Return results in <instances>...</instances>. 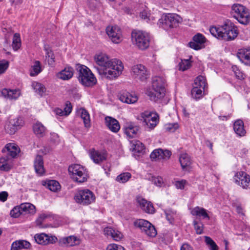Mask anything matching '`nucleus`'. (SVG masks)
Returning a JSON list of instances; mask_svg holds the SVG:
<instances>
[{"instance_id":"f257e3e1","label":"nucleus","mask_w":250,"mask_h":250,"mask_svg":"<svg viewBox=\"0 0 250 250\" xmlns=\"http://www.w3.org/2000/svg\"><path fill=\"white\" fill-rule=\"evenodd\" d=\"M209 31L214 37L225 41L234 40L238 34L237 27L230 21L221 26H212Z\"/></svg>"},{"instance_id":"f03ea898","label":"nucleus","mask_w":250,"mask_h":250,"mask_svg":"<svg viewBox=\"0 0 250 250\" xmlns=\"http://www.w3.org/2000/svg\"><path fill=\"white\" fill-rule=\"evenodd\" d=\"M166 81L163 77L155 76L152 79V89L147 90L146 94L151 101H157L165 95Z\"/></svg>"},{"instance_id":"7ed1b4c3","label":"nucleus","mask_w":250,"mask_h":250,"mask_svg":"<svg viewBox=\"0 0 250 250\" xmlns=\"http://www.w3.org/2000/svg\"><path fill=\"white\" fill-rule=\"evenodd\" d=\"M104 69H99L95 66L99 74L103 77L112 80L117 78L121 74L124 69V65L122 62L119 60L113 59L111 62Z\"/></svg>"},{"instance_id":"20e7f679","label":"nucleus","mask_w":250,"mask_h":250,"mask_svg":"<svg viewBox=\"0 0 250 250\" xmlns=\"http://www.w3.org/2000/svg\"><path fill=\"white\" fill-rule=\"evenodd\" d=\"M230 13L240 23L247 25L250 22L249 10L244 5L234 3L231 6Z\"/></svg>"},{"instance_id":"39448f33","label":"nucleus","mask_w":250,"mask_h":250,"mask_svg":"<svg viewBox=\"0 0 250 250\" xmlns=\"http://www.w3.org/2000/svg\"><path fill=\"white\" fill-rule=\"evenodd\" d=\"M131 41L138 49L144 50L150 45V37L148 33L140 30H133L131 33Z\"/></svg>"},{"instance_id":"423d86ee","label":"nucleus","mask_w":250,"mask_h":250,"mask_svg":"<svg viewBox=\"0 0 250 250\" xmlns=\"http://www.w3.org/2000/svg\"><path fill=\"white\" fill-rule=\"evenodd\" d=\"M77 69L79 72L78 80L83 85L91 86L97 83V79L91 71L85 65L78 64Z\"/></svg>"},{"instance_id":"0eeeda50","label":"nucleus","mask_w":250,"mask_h":250,"mask_svg":"<svg viewBox=\"0 0 250 250\" xmlns=\"http://www.w3.org/2000/svg\"><path fill=\"white\" fill-rule=\"evenodd\" d=\"M71 178L76 182L82 183L87 181L88 174L86 169L79 164H73L68 167Z\"/></svg>"},{"instance_id":"6e6552de","label":"nucleus","mask_w":250,"mask_h":250,"mask_svg":"<svg viewBox=\"0 0 250 250\" xmlns=\"http://www.w3.org/2000/svg\"><path fill=\"white\" fill-rule=\"evenodd\" d=\"M95 198L94 193L88 189L80 190L74 196L76 202L83 206L88 205L94 203Z\"/></svg>"},{"instance_id":"1a4fd4ad","label":"nucleus","mask_w":250,"mask_h":250,"mask_svg":"<svg viewBox=\"0 0 250 250\" xmlns=\"http://www.w3.org/2000/svg\"><path fill=\"white\" fill-rule=\"evenodd\" d=\"M180 17L176 14L168 13L163 15L159 20L160 25L165 30L176 27L180 22Z\"/></svg>"},{"instance_id":"9d476101","label":"nucleus","mask_w":250,"mask_h":250,"mask_svg":"<svg viewBox=\"0 0 250 250\" xmlns=\"http://www.w3.org/2000/svg\"><path fill=\"white\" fill-rule=\"evenodd\" d=\"M143 123L150 129H153L159 123V116L156 112L145 111L140 114Z\"/></svg>"},{"instance_id":"9b49d317","label":"nucleus","mask_w":250,"mask_h":250,"mask_svg":"<svg viewBox=\"0 0 250 250\" xmlns=\"http://www.w3.org/2000/svg\"><path fill=\"white\" fill-rule=\"evenodd\" d=\"M134 225L141 229L142 231L150 237H154L157 234L155 227L148 221L144 219H138L135 221Z\"/></svg>"},{"instance_id":"f8f14e48","label":"nucleus","mask_w":250,"mask_h":250,"mask_svg":"<svg viewBox=\"0 0 250 250\" xmlns=\"http://www.w3.org/2000/svg\"><path fill=\"white\" fill-rule=\"evenodd\" d=\"M24 125L22 118L18 117L10 119L5 125L4 129L6 133L13 135L20 129Z\"/></svg>"},{"instance_id":"ddd939ff","label":"nucleus","mask_w":250,"mask_h":250,"mask_svg":"<svg viewBox=\"0 0 250 250\" xmlns=\"http://www.w3.org/2000/svg\"><path fill=\"white\" fill-rule=\"evenodd\" d=\"M234 182L243 188H250V176L244 171H238L233 177Z\"/></svg>"},{"instance_id":"4468645a","label":"nucleus","mask_w":250,"mask_h":250,"mask_svg":"<svg viewBox=\"0 0 250 250\" xmlns=\"http://www.w3.org/2000/svg\"><path fill=\"white\" fill-rule=\"evenodd\" d=\"M131 74L135 79L142 82L146 81L148 77L146 67L141 64L134 65L132 67Z\"/></svg>"},{"instance_id":"2eb2a0df","label":"nucleus","mask_w":250,"mask_h":250,"mask_svg":"<svg viewBox=\"0 0 250 250\" xmlns=\"http://www.w3.org/2000/svg\"><path fill=\"white\" fill-rule=\"evenodd\" d=\"M106 32L113 42L119 43L122 41L121 29L118 26H108L106 27Z\"/></svg>"},{"instance_id":"dca6fc26","label":"nucleus","mask_w":250,"mask_h":250,"mask_svg":"<svg viewBox=\"0 0 250 250\" xmlns=\"http://www.w3.org/2000/svg\"><path fill=\"white\" fill-rule=\"evenodd\" d=\"M171 156V152L167 149L161 148L154 150L150 154V157L152 161L168 160Z\"/></svg>"},{"instance_id":"f3484780","label":"nucleus","mask_w":250,"mask_h":250,"mask_svg":"<svg viewBox=\"0 0 250 250\" xmlns=\"http://www.w3.org/2000/svg\"><path fill=\"white\" fill-rule=\"evenodd\" d=\"M34 239L37 243L43 245L54 244L57 240L56 236H49L43 233L36 234L34 236Z\"/></svg>"},{"instance_id":"a211bd4d","label":"nucleus","mask_w":250,"mask_h":250,"mask_svg":"<svg viewBox=\"0 0 250 250\" xmlns=\"http://www.w3.org/2000/svg\"><path fill=\"white\" fill-rule=\"evenodd\" d=\"M59 243L61 246L70 247L79 245L80 244V240L77 237L71 235L60 238Z\"/></svg>"},{"instance_id":"6ab92c4d","label":"nucleus","mask_w":250,"mask_h":250,"mask_svg":"<svg viewBox=\"0 0 250 250\" xmlns=\"http://www.w3.org/2000/svg\"><path fill=\"white\" fill-rule=\"evenodd\" d=\"M94 61L101 68L99 69H104L106 67L112 60H110L108 56L105 54L100 53L95 55Z\"/></svg>"},{"instance_id":"aec40b11","label":"nucleus","mask_w":250,"mask_h":250,"mask_svg":"<svg viewBox=\"0 0 250 250\" xmlns=\"http://www.w3.org/2000/svg\"><path fill=\"white\" fill-rule=\"evenodd\" d=\"M119 99L123 103L128 104H134L138 100V97L136 94L126 91L121 93L119 96Z\"/></svg>"},{"instance_id":"412c9836","label":"nucleus","mask_w":250,"mask_h":250,"mask_svg":"<svg viewBox=\"0 0 250 250\" xmlns=\"http://www.w3.org/2000/svg\"><path fill=\"white\" fill-rule=\"evenodd\" d=\"M90 158L96 164H100L106 159V153L104 152L99 151L94 149L90 151Z\"/></svg>"},{"instance_id":"4be33fe9","label":"nucleus","mask_w":250,"mask_h":250,"mask_svg":"<svg viewBox=\"0 0 250 250\" xmlns=\"http://www.w3.org/2000/svg\"><path fill=\"white\" fill-rule=\"evenodd\" d=\"M237 57L242 63L250 66V48L239 50Z\"/></svg>"},{"instance_id":"5701e85b","label":"nucleus","mask_w":250,"mask_h":250,"mask_svg":"<svg viewBox=\"0 0 250 250\" xmlns=\"http://www.w3.org/2000/svg\"><path fill=\"white\" fill-rule=\"evenodd\" d=\"M137 201L140 208L146 212L148 213H153L154 212V208L150 202L147 201L142 197H138Z\"/></svg>"},{"instance_id":"b1692460","label":"nucleus","mask_w":250,"mask_h":250,"mask_svg":"<svg viewBox=\"0 0 250 250\" xmlns=\"http://www.w3.org/2000/svg\"><path fill=\"white\" fill-rule=\"evenodd\" d=\"M105 123L109 129L113 132H117L120 129L119 122L112 117H106L105 118Z\"/></svg>"},{"instance_id":"393cba45","label":"nucleus","mask_w":250,"mask_h":250,"mask_svg":"<svg viewBox=\"0 0 250 250\" xmlns=\"http://www.w3.org/2000/svg\"><path fill=\"white\" fill-rule=\"evenodd\" d=\"M125 133L129 138L135 137L139 130V127L133 123H127L124 127Z\"/></svg>"},{"instance_id":"a878e982","label":"nucleus","mask_w":250,"mask_h":250,"mask_svg":"<svg viewBox=\"0 0 250 250\" xmlns=\"http://www.w3.org/2000/svg\"><path fill=\"white\" fill-rule=\"evenodd\" d=\"M1 93L3 97L10 100H16L21 95V92L19 89L12 90L4 88L1 90Z\"/></svg>"},{"instance_id":"bb28decb","label":"nucleus","mask_w":250,"mask_h":250,"mask_svg":"<svg viewBox=\"0 0 250 250\" xmlns=\"http://www.w3.org/2000/svg\"><path fill=\"white\" fill-rule=\"evenodd\" d=\"M13 165V159L9 156L5 155L0 158V170L2 171L9 170Z\"/></svg>"},{"instance_id":"cd10ccee","label":"nucleus","mask_w":250,"mask_h":250,"mask_svg":"<svg viewBox=\"0 0 250 250\" xmlns=\"http://www.w3.org/2000/svg\"><path fill=\"white\" fill-rule=\"evenodd\" d=\"M4 151H6L7 152L6 155L13 159L15 158L19 153L20 149L16 144L9 143L5 146Z\"/></svg>"},{"instance_id":"c85d7f7f","label":"nucleus","mask_w":250,"mask_h":250,"mask_svg":"<svg viewBox=\"0 0 250 250\" xmlns=\"http://www.w3.org/2000/svg\"><path fill=\"white\" fill-rule=\"evenodd\" d=\"M34 168L36 173L39 175H42L45 172L42 157L41 155H37L34 161Z\"/></svg>"},{"instance_id":"c756f323","label":"nucleus","mask_w":250,"mask_h":250,"mask_svg":"<svg viewBox=\"0 0 250 250\" xmlns=\"http://www.w3.org/2000/svg\"><path fill=\"white\" fill-rule=\"evenodd\" d=\"M31 247V244L24 240H19L14 242L11 245V250H20L21 249H29Z\"/></svg>"},{"instance_id":"7c9ffc66","label":"nucleus","mask_w":250,"mask_h":250,"mask_svg":"<svg viewBox=\"0 0 250 250\" xmlns=\"http://www.w3.org/2000/svg\"><path fill=\"white\" fill-rule=\"evenodd\" d=\"M73 68L71 67H66L57 74V77L63 80H68L73 77Z\"/></svg>"},{"instance_id":"2f4dec72","label":"nucleus","mask_w":250,"mask_h":250,"mask_svg":"<svg viewBox=\"0 0 250 250\" xmlns=\"http://www.w3.org/2000/svg\"><path fill=\"white\" fill-rule=\"evenodd\" d=\"M44 50L45 52V58L47 60L48 65L50 66L55 65V56L51 47L48 44H45Z\"/></svg>"},{"instance_id":"473e14b6","label":"nucleus","mask_w":250,"mask_h":250,"mask_svg":"<svg viewBox=\"0 0 250 250\" xmlns=\"http://www.w3.org/2000/svg\"><path fill=\"white\" fill-rule=\"evenodd\" d=\"M45 127L40 122H37L33 125L34 133L38 137H43L46 133Z\"/></svg>"},{"instance_id":"72a5a7b5","label":"nucleus","mask_w":250,"mask_h":250,"mask_svg":"<svg viewBox=\"0 0 250 250\" xmlns=\"http://www.w3.org/2000/svg\"><path fill=\"white\" fill-rule=\"evenodd\" d=\"M190 213L193 216L202 217L203 218L209 219V216L207 213V210L203 208L198 206L196 207L191 210Z\"/></svg>"},{"instance_id":"f704fd0d","label":"nucleus","mask_w":250,"mask_h":250,"mask_svg":"<svg viewBox=\"0 0 250 250\" xmlns=\"http://www.w3.org/2000/svg\"><path fill=\"white\" fill-rule=\"evenodd\" d=\"M179 160L183 169L188 168L191 164L190 158L186 153L180 154Z\"/></svg>"},{"instance_id":"c9c22d12","label":"nucleus","mask_w":250,"mask_h":250,"mask_svg":"<svg viewBox=\"0 0 250 250\" xmlns=\"http://www.w3.org/2000/svg\"><path fill=\"white\" fill-rule=\"evenodd\" d=\"M233 129L236 134L239 136H244L246 131L244 129L243 122L241 120L235 121L233 125Z\"/></svg>"},{"instance_id":"e433bc0d","label":"nucleus","mask_w":250,"mask_h":250,"mask_svg":"<svg viewBox=\"0 0 250 250\" xmlns=\"http://www.w3.org/2000/svg\"><path fill=\"white\" fill-rule=\"evenodd\" d=\"M78 112L83 120L84 126L86 128L90 127L91 126L90 119L88 111L83 108H81L79 109Z\"/></svg>"},{"instance_id":"4c0bfd02","label":"nucleus","mask_w":250,"mask_h":250,"mask_svg":"<svg viewBox=\"0 0 250 250\" xmlns=\"http://www.w3.org/2000/svg\"><path fill=\"white\" fill-rule=\"evenodd\" d=\"M104 232L108 236H111L115 241L120 240L123 237L122 234L118 230L111 228L107 227L104 229Z\"/></svg>"},{"instance_id":"58836bf2","label":"nucleus","mask_w":250,"mask_h":250,"mask_svg":"<svg viewBox=\"0 0 250 250\" xmlns=\"http://www.w3.org/2000/svg\"><path fill=\"white\" fill-rule=\"evenodd\" d=\"M42 69L41 63L39 61H35L33 65H31L30 69V75L32 77L37 76L40 74Z\"/></svg>"},{"instance_id":"ea45409f","label":"nucleus","mask_w":250,"mask_h":250,"mask_svg":"<svg viewBox=\"0 0 250 250\" xmlns=\"http://www.w3.org/2000/svg\"><path fill=\"white\" fill-rule=\"evenodd\" d=\"M144 145L138 140L130 141V149L134 152L141 153L144 150Z\"/></svg>"},{"instance_id":"a19ab883","label":"nucleus","mask_w":250,"mask_h":250,"mask_svg":"<svg viewBox=\"0 0 250 250\" xmlns=\"http://www.w3.org/2000/svg\"><path fill=\"white\" fill-rule=\"evenodd\" d=\"M32 87L35 92L41 96H42L46 91L45 86L41 83L37 82H32Z\"/></svg>"},{"instance_id":"79ce46f5","label":"nucleus","mask_w":250,"mask_h":250,"mask_svg":"<svg viewBox=\"0 0 250 250\" xmlns=\"http://www.w3.org/2000/svg\"><path fill=\"white\" fill-rule=\"evenodd\" d=\"M21 208L23 213L33 214L35 212V207L29 203L21 204Z\"/></svg>"},{"instance_id":"37998d69","label":"nucleus","mask_w":250,"mask_h":250,"mask_svg":"<svg viewBox=\"0 0 250 250\" xmlns=\"http://www.w3.org/2000/svg\"><path fill=\"white\" fill-rule=\"evenodd\" d=\"M46 185L47 188L53 192H57L61 189L59 183L55 180H49L47 182Z\"/></svg>"},{"instance_id":"c03bdc74","label":"nucleus","mask_w":250,"mask_h":250,"mask_svg":"<svg viewBox=\"0 0 250 250\" xmlns=\"http://www.w3.org/2000/svg\"><path fill=\"white\" fill-rule=\"evenodd\" d=\"M12 46L15 51L18 50L21 46L20 35L19 33L14 35Z\"/></svg>"},{"instance_id":"a18cd8bd","label":"nucleus","mask_w":250,"mask_h":250,"mask_svg":"<svg viewBox=\"0 0 250 250\" xmlns=\"http://www.w3.org/2000/svg\"><path fill=\"white\" fill-rule=\"evenodd\" d=\"M205 242L209 250H219V248L215 242L209 236L204 237Z\"/></svg>"},{"instance_id":"49530a36","label":"nucleus","mask_w":250,"mask_h":250,"mask_svg":"<svg viewBox=\"0 0 250 250\" xmlns=\"http://www.w3.org/2000/svg\"><path fill=\"white\" fill-rule=\"evenodd\" d=\"M204 90L201 88L197 89L196 87H193L191 91L192 97L196 100L201 99L203 96Z\"/></svg>"},{"instance_id":"de8ad7c7","label":"nucleus","mask_w":250,"mask_h":250,"mask_svg":"<svg viewBox=\"0 0 250 250\" xmlns=\"http://www.w3.org/2000/svg\"><path fill=\"white\" fill-rule=\"evenodd\" d=\"M131 177V174L129 172H124L118 175L116 180L121 183H126Z\"/></svg>"},{"instance_id":"09e8293b","label":"nucleus","mask_w":250,"mask_h":250,"mask_svg":"<svg viewBox=\"0 0 250 250\" xmlns=\"http://www.w3.org/2000/svg\"><path fill=\"white\" fill-rule=\"evenodd\" d=\"M191 62L189 59L182 60L179 63V69L181 71H185L191 67Z\"/></svg>"},{"instance_id":"8fccbe9b","label":"nucleus","mask_w":250,"mask_h":250,"mask_svg":"<svg viewBox=\"0 0 250 250\" xmlns=\"http://www.w3.org/2000/svg\"><path fill=\"white\" fill-rule=\"evenodd\" d=\"M195 85H200V88L204 89L207 84L206 78L202 76H199L194 80Z\"/></svg>"},{"instance_id":"3c124183","label":"nucleus","mask_w":250,"mask_h":250,"mask_svg":"<svg viewBox=\"0 0 250 250\" xmlns=\"http://www.w3.org/2000/svg\"><path fill=\"white\" fill-rule=\"evenodd\" d=\"M193 225L197 234H201L203 233L204 229V224L202 222H198L196 220H194L193 222Z\"/></svg>"},{"instance_id":"603ef678","label":"nucleus","mask_w":250,"mask_h":250,"mask_svg":"<svg viewBox=\"0 0 250 250\" xmlns=\"http://www.w3.org/2000/svg\"><path fill=\"white\" fill-rule=\"evenodd\" d=\"M22 214L23 211L21 208V205L14 208L10 211L11 216L14 218H17Z\"/></svg>"},{"instance_id":"864d4df0","label":"nucleus","mask_w":250,"mask_h":250,"mask_svg":"<svg viewBox=\"0 0 250 250\" xmlns=\"http://www.w3.org/2000/svg\"><path fill=\"white\" fill-rule=\"evenodd\" d=\"M232 71L234 72L235 77L239 79L243 80L245 78V74L238 68L236 65L232 66Z\"/></svg>"},{"instance_id":"5fc2aeb1","label":"nucleus","mask_w":250,"mask_h":250,"mask_svg":"<svg viewBox=\"0 0 250 250\" xmlns=\"http://www.w3.org/2000/svg\"><path fill=\"white\" fill-rule=\"evenodd\" d=\"M193 41L202 45L206 42V38L202 34L198 33L193 37Z\"/></svg>"},{"instance_id":"6e6d98bb","label":"nucleus","mask_w":250,"mask_h":250,"mask_svg":"<svg viewBox=\"0 0 250 250\" xmlns=\"http://www.w3.org/2000/svg\"><path fill=\"white\" fill-rule=\"evenodd\" d=\"M9 66V63L6 61L0 62V75L4 73Z\"/></svg>"},{"instance_id":"4d7b16f0","label":"nucleus","mask_w":250,"mask_h":250,"mask_svg":"<svg viewBox=\"0 0 250 250\" xmlns=\"http://www.w3.org/2000/svg\"><path fill=\"white\" fill-rule=\"evenodd\" d=\"M152 182L157 186L161 187L164 184L163 179L160 176L158 177H152Z\"/></svg>"},{"instance_id":"13d9d810","label":"nucleus","mask_w":250,"mask_h":250,"mask_svg":"<svg viewBox=\"0 0 250 250\" xmlns=\"http://www.w3.org/2000/svg\"><path fill=\"white\" fill-rule=\"evenodd\" d=\"M179 128V125L177 123L169 124L166 125V129L170 132H174Z\"/></svg>"},{"instance_id":"bf43d9fd","label":"nucleus","mask_w":250,"mask_h":250,"mask_svg":"<svg viewBox=\"0 0 250 250\" xmlns=\"http://www.w3.org/2000/svg\"><path fill=\"white\" fill-rule=\"evenodd\" d=\"M106 250H125L123 247L115 244H111L109 245Z\"/></svg>"},{"instance_id":"052dcab7","label":"nucleus","mask_w":250,"mask_h":250,"mask_svg":"<svg viewBox=\"0 0 250 250\" xmlns=\"http://www.w3.org/2000/svg\"><path fill=\"white\" fill-rule=\"evenodd\" d=\"M186 183V181L184 180L176 181L175 183V186L177 188L182 189H184Z\"/></svg>"},{"instance_id":"680f3d73","label":"nucleus","mask_w":250,"mask_h":250,"mask_svg":"<svg viewBox=\"0 0 250 250\" xmlns=\"http://www.w3.org/2000/svg\"><path fill=\"white\" fill-rule=\"evenodd\" d=\"M175 212L170 210L166 211V218L168 221L171 222L173 219V215L175 214Z\"/></svg>"},{"instance_id":"e2e57ef3","label":"nucleus","mask_w":250,"mask_h":250,"mask_svg":"<svg viewBox=\"0 0 250 250\" xmlns=\"http://www.w3.org/2000/svg\"><path fill=\"white\" fill-rule=\"evenodd\" d=\"M188 45L190 48L196 50L201 48V45L194 41H193V42H189L188 43Z\"/></svg>"},{"instance_id":"0e129e2a","label":"nucleus","mask_w":250,"mask_h":250,"mask_svg":"<svg viewBox=\"0 0 250 250\" xmlns=\"http://www.w3.org/2000/svg\"><path fill=\"white\" fill-rule=\"evenodd\" d=\"M234 206L236 208V210L238 214L243 216H245V213L241 205L236 204Z\"/></svg>"},{"instance_id":"69168bd1","label":"nucleus","mask_w":250,"mask_h":250,"mask_svg":"<svg viewBox=\"0 0 250 250\" xmlns=\"http://www.w3.org/2000/svg\"><path fill=\"white\" fill-rule=\"evenodd\" d=\"M59 137L58 135L55 133H50V141L54 143H57L59 142Z\"/></svg>"},{"instance_id":"338daca9","label":"nucleus","mask_w":250,"mask_h":250,"mask_svg":"<svg viewBox=\"0 0 250 250\" xmlns=\"http://www.w3.org/2000/svg\"><path fill=\"white\" fill-rule=\"evenodd\" d=\"M64 112H65V115L67 116L69 115L72 111V107L71 106L70 103L67 102L66 104V106L64 108Z\"/></svg>"},{"instance_id":"774afa93","label":"nucleus","mask_w":250,"mask_h":250,"mask_svg":"<svg viewBox=\"0 0 250 250\" xmlns=\"http://www.w3.org/2000/svg\"><path fill=\"white\" fill-rule=\"evenodd\" d=\"M8 194L6 191H2L0 192V201L5 202L7 199Z\"/></svg>"}]
</instances>
